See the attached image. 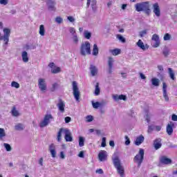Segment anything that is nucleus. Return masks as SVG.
Wrapping results in <instances>:
<instances>
[{"instance_id": "1", "label": "nucleus", "mask_w": 177, "mask_h": 177, "mask_svg": "<svg viewBox=\"0 0 177 177\" xmlns=\"http://www.w3.org/2000/svg\"><path fill=\"white\" fill-rule=\"evenodd\" d=\"M136 12H144L147 16H150L151 10L150 9V2L145 1L142 3H137L135 5Z\"/></svg>"}, {"instance_id": "2", "label": "nucleus", "mask_w": 177, "mask_h": 177, "mask_svg": "<svg viewBox=\"0 0 177 177\" xmlns=\"http://www.w3.org/2000/svg\"><path fill=\"white\" fill-rule=\"evenodd\" d=\"M62 133H64L66 142H73V136H71V132L70 131V130H68V129L63 128H61L57 133V142H62Z\"/></svg>"}, {"instance_id": "3", "label": "nucleus", "mask_w": 177, "mask_h": 177, "mask_svg": "<svg viewBox=\"0 0 177 177\" xmlns=\"http://www.w3.org/2000/svg\"><path fill=\"white\" fill-rule=\"evenodd\" d=\"M112 160L115 168L117 169L118 174H119L121 177H124V167L121 165L120 158L114 153L113 157H112Z\"/></svg>"}, {"instance_id": "4", "label": "nucleus", "mask_w": 177, "mask_h": 177, "mask_svg": "<svg viewBox=\"0 0 177 177\" xmlns=\"http://www.w3.org/2000/svg\"><path fill=\"white\" fill-rule=\"evenodd\" d=\"M80 55H82V56L91 55V43H89V41H85L80 46Z\"/></svg>"}, {"instance_id": "5", "label": "nucleus", "mask_w": 177, "mask_h": 177, "mask_svg": "<svg viewBox=\"0 0 177 177\" xmlns=\"http://www.w3.org/2000/svg\"><path fill=\"white\" fill-rule=\"evenodd\" d=\"M72 86L73 96L76 102H80V97H81V92H80V88H78V84L77 82H73Z\"/></svg>"}, {"instance_id": "6", "label": "nucleus", "mask_w": 177, "mask_h": 177, "mask_svg": "<svg viewBox=\"0 0 177 177\" xmlns=\"http://www.w3.org/2000/svg\"><path fill=\"white\" fill-rule=\"evenodd\" d=\"M144 158H145V149H140L139 154H137L134 157L133 160L138 162V167H140V165H142V162H143Z\"/></svg>"}, {"instance_id": "7", "label": "nucleus", "mask_w": 177, "mask_h": 177, "mask_svg": "<svg viewBox=\"0 0 177 177\" xmlns=\"http://www.w3.org/2000/svg\"><path fill=\"white\" fill-rule=\"evenodd\" d=\"M50 120H53V116L50 114H47L44 116V120L39 123L40 128H45L50 124Z\"/></svg>"}, {"instance_id": "8", "label": "nucleus", "mask_w": 177, "mask_h": 177, "mask_svg": "<svg viewBox=\"0 0 177 177\" xmlns=\"http://www.w3.org/2000/svg\"><path fill=\"white\" fill-rule=\"evenodd\" d=\"M38 86L39 89L43 93H45L46 92V82L45 81V79L39 78L38 80Z\"/></svg>"}, {"instance_id": "9", "label": "nucleus", "mask_w": 177, "mask_h": 177, "mask_svg": "<svg viewBox=\"0 0 177 177\" xmlns=\"http://www.w3.org/2000/svg\"><path fill=\"white\" fill-rule=\"evenodd\" d=\"M97 1L96 0H87L86 8L88 9L89 6H91L93 12H96L97 10Z\"/></svg>"}, {"instance_id": "10", "label": "nucleus", "mask_w": 177, "mask_h": 177, "mask_svg": "<svg viewBox=\"0 0 177 177\" xmlns=\"http://www.w3.org/2000/svg\"><path fill=\"white\" fill-rule=\"evenodd\" d=\"M174 128H175V123L174 122H169L166 127V131L169 136H171L174 133Z\"/></svg>"}, {"instance_id": "11", "label": "nucleus", "mask_w": 177, "mask_h": 177, "mask_svg": "<svg viewBox=\"0 0 177 177\" xmlns=\"http://www.w3.org/2000/svg\"><path fill=\"white\" fill-rule=\"evenodd\" d=\"M153 12L156 17H160L161 16V10H160L158 3H155L153 4Z\"/></svg>"}, {"instance_id": "12", "label": "nucleus", "mask_w": 177, "mask_h": 177, "mask_svg": "<svg viewBox=\"0 0 177 177\" xmlns=\"http://www.w3.org/2000/svg\"><path fill=\"white\" fill-rule=\"evenodd\" d=\"M151 40L155 41V43L152 44L153 48H158V46H160V36H158V35L157 34L153 35L151 37Z\"/></svg>"}, {"instance_id": "13", "label": "nucleus", "mask_w": 177, "mask_h": 177, "mask_svg": "<svg viewBox=\"0 0 177 177\" xmlns=\"http://www.w3.org/2000/svg\"><path fill=\"white\" fill-rule=\"evenodd\" d=\"M114 64V59L113 57H109L108 58V73L109 74H113V66Z\"/></svg>"}, {"instance_id": "14", "label": "nucleus", "mask_w": 177, "mask_h": 177, "mask_svg": "<svg viewBox=\"0 0 177 177\" xmlns=\"http://www.w3.org/2000/svg\"><path fill=\"white\" fill-rule=\"evenodd\" d=\"M162 140L161 138H158L153 140V147L155 150H158V149H161V147L162 146V143L161 142Z\"/></svg>"}, {"instance_id": "15", "label": "nucleus", "mask_w": 177, "mask_h": 177, "mask_svg": "<svg viewBox=\"0 0 177 177\" xmlns=\"http://www.w3.org/2000/svg\"><path fill=\"white\" fill-rule=\"evenodd\" d=\"M98 160L100 162L106 161L107 160V151H100L98 154Z\"/></svg>"}, {"instance_id": "16", "label": "nucleus", "mask_w": 177, "mask_h": 177, "mask_svg": "<svg viewBox=\"0 0 177 177\" xmlns=\"http://www.w3.org/2000/svg\"><path fill=\"white\" fill-rule=\"evenodd\" d=\"M46 4L50 12H56V7H55L56 2L55 1H46Z\"/></svg>"}, {"instance_id": "17", "label": "nucleus", "mask_w": 177, "mask_h": 177, "mask_svg": "<svg viewBox=\"0 0 177 177\" xmlns=\"http://www.w3.org/2000/svg\"><path fill=\"white\" fill-rule=\"evenodd\" d=\"M48 150L51 154V157H53V158H56V145H55V144H50Z\"/></svg>"}, {"instance_id": "18", "label": "nucleus", "mask_w": 177, "mask_h": 177, "mask_svg": "<svg viewBox=\"0 0 177 177\" xmlns=\"http://www.w3.org/2000/svg\"><path fill=\"white\" fill-rule=\"evenodd\" d=\"M57 106L58 107V110L61 113H64V107H66V104L64 103V101H63L62 99H59V102L57 104Z\"/></svg>"}, {"instance_id": "19", "label": "nucleus", "mask_w": 177, "mask_h": 177, "mask_svg": "<svg viewBox=\"0 0 177 177\" xmlns=\"http://www.w3.org/2000/svg\"><path fill=\"white\" fill-rule=\"evenodd\" d=\"M160 162L165 165H168L169 164H172V160L167 158V156H162L160 158Z\"/></svg>"}, {"instance_id": "20", "label": "nucleus", "mask_w": 177, "mask_h": 177, "mask_svg": "<svg viewBox=\"0 0 177 177\" xmlns=\"http://www.w3.org/2000/svg\"><path fill=\"white\" fill-rule=\"evenodd\" d=\"M136 45L138 46V48H140V49H142V50H147V49H149V45H145V43H143L141 39L138 40V41L136 43Z\"/></svg>"}, {"instance_id": "21", "label": "nucleus", "mask_w": 177, "mask_h": 177, "mask_svg": "<svg viewBox=\"0 0 177 177\" xmlns=\"http://www.w3.org/2000/svg\"><path fill=\"white\" fill-rule=\"evenodd\" d=\"M89 70H90V73H91L92 77H95V75H97L98 70H97V68L95 65L91 64Z\"/></svg>"}, {"instance_id": "22", "label": "nucleus", "mask_w": 177, "mask_h": 177, "mask_svg": "<svg viewBox=\"0 0 177 177\" xmlns=\"http://www.w3.org/2000/svg\"><path fill=\"white\" fill-rule=\"evenodd\" d=\"M142 142H145V137L143 136V135H140L136 138V139L135 140V145L136 146H140V145H142Z\"/></svg>"}, {"instance_id": "23", "label": "nucleus", "mask_w": 177, "mask_h": 177, "mask_svg": "<svg viewBox=\"0 0 177 177\" xmlns=\"http://www.w3.org/2000/svg\"><path fill=\"white\" fill-rule=\"evenodd\" d=\"M21 57L24 63H28V53H27V51L22 52Z\"/></svg>"}, {"instance_id": "24", "label": "nucleus", "mask_w": 177, "mask_h": 177, "mask_svg": "<svg viewBox=\"0 0 177 177\" xmlns=\"http://www.w3.org/2000/svg\"><path fill=\"white\" fill-rule=\"evenodd\" d=\"M91 104L93 109H98L99 107H103L104 106L103 102H95L94 101H91Z\"/></svg>"}, {"instance_id": "25", "label": "nucleus", "mask_w": 177, "mask_h": 177, "mask_svg": "<svg viewBox=\"0 0 177 177\" xmlns=\"http://www.w3.org/2000/svg\"><path fill=\"white\" fill-rule=\"evenodd\" d=\"M151 82L153 86H160V79L153 77L151 80Z\"/></svg>"}, {"instance_id": "26", "label": "nucleus", "mask_w": 177, "mask_h": 177, "mask_svg": "<svg viewBox=\"0 0 177 177\" xmlns=\"http://www.w3.org/2000/svg\"><path fill=\"white\" fill-rule=\"evenodd\" d=\"M99 55V47L97 44H95L93 48V56H97Z\"/></svg>"}, {"instance_id": "27", "label": "nucleus", "mask_w": 177, "mask_h": 177, "mask_svg": "<svg viewBox=\"0 0 177 177\" xmlns=\"http://www.w3.org/2000/svg\"><path fill=\"white\" fill-rule=\"evenodd\" d=\"M24 124L21 123H18L15 126V131H24Z\"/></svg>"}, {"instance_id": "28", "label": "nucleus", "mask_w": 177, "mask_h": 177, "mask_svg": "<svg viewBox=\"0 0 177 177\" xmlns=\"http://www.w3.org/2000/svg\"><path fill=\"white\" fill-rule=\"evenodd\" d=\"M94 94L95 96H99L100 95V87L99 86V82L96 83Z\"/></svg>"}, {"instance_id": "29", "label": "nucleus", "mask_w": 177, "mask_h": 177, "mask_svg": "<svg viewBox=\"0 0 177 177\" xmlns=\"http://www.w3.org/2000/svg\"><path fill=\"white\" fill-rule=\"evenodd\" d=\"M168 73L171 80H173V81L175 80V73L174 72V70H172V68H168Z\"/></svg>"}, {"instance_id": "30", "label": "nucleus", "mask_w": 177, "mask_h": 177, "mask_svg": "<svg viewBox=\"0 0 177 177\" xmlns=\"http://www.w3.org/2000/svg\"><path fill=\"white\" fill-rule=\"evenodd\" d=\"M109 52L113 56H117L118 55H120V53H121V50L118 49V48H115V49H113V50H110Z\"/></svg>"}, {"instance_id": "31", "label": "nucleus", "mask_w": 177, "mask_h": 177, "mask_svg": "<svg viewBox=\"0 0 177 177\" xmlns=\"http://www.w3.org/2000/svg\"><path fill=\"white\" fill-rule=\"evenodd\" d=\"M84 37L86 38V39H91V37H92V32H89L88 30H84Z\"/></svg>"}, {"instance_id": "32", "label": "nucleus", "mask_w": 177, "mask_h": 177, "mask_svg": "<svg viewBox=\"0 0 177 177\" xmlns=\"http://www.w3.org/2000/svg\"><path fill=\"white\" fill-rule=\"evenodd\" d=\"M85 145V138L82 136L79 137V146L80 147H84Z\"/></svg>"}, {"instance_id": "33", "label": "nucleus", "mask_w": 177, "mask_h": 177, "mask_svg": "<svg viewBox=\"0 0 177 177\" xmlns=\"http://www.w3.org/2000/svg\"><path fill=\"white\" fill-rule=\"evenodd\" d=\"M39 33L41 37H44L45 35V26L40 25Z\"/></svg>"}, {"instance_id": "34", "label": "nucleus", "mask_w": 177, "mask_h": 177, "mask_svg": "<svg viewBox=\"0 0 177 177\" xmlns=\"http://www.w3.org/2000/svg\"><path fill=\"white\" fill-rule=\"evenodd\" d=\"M116 38H117V39H119V41L120 42H122V44H125L127 42L125 37H123V36L121 35H117Z\"/></svg>"}, {"instance_id": "35", "label": "nucleus", "mask_w": 177, "mask_h": 177, "mask_svg": "<svg viewBox=\"0 0 177 177\" xmlns=\"http://www.w3.org/2000/svg\"><path fill=\"white\" fill-rule=\"evenodd\" d=\"M6 136V133L5 132V129L0 128V140H2L3 138Z\"/></svg>"}, {"instance_id": "36", "label": "nucleus", "mask_w": 177, "mask_h": 177, "mask_svg": "<svg viewBox=\"0 0 177 177\" xmlns=\"http://www.w3.org/2000/svg\"><path fill=\"white\" fill-rule=\"evenodd\" d=\"M60 71H61L60 67L54 66V68L51 69V73L53 74H58V73H60Z\"/></svg>"}, {"instance_id": "37", "label": "nucleus", "mask_w": 177, "mask_h": 177, "mask_svg": "<svg viewBox=\"0 0 177 177\" xmlns=\"http://www.w3.org/2000/svg\"><path fill=\"white\" fill-rule=\"evenodd\" d=\"M162 53H163L165 57H167L168 55H169V48H168V47H165L163 48Z\"/></svg>"}, {"instance_id": "38", "label": "nucleus", "mask_w": 177, "mask_h": 177, "mask_svg": "<svg viewBox=\"0 0 177 177\" xmlns=\"http://www.w3.org/2000/svg\"><path fill=\"white\" fill-rule=\"evenodd\" d=\"M4 35L3 37H10V29L9 28H4L3 29Z\"/></svg>"}, {"instance_id": "39", "label": "nucleus", "mask_w": 177, "mask_h": 177, "mask_svg": "<svg viewBox=\"0 0 177 177\" xmlns=\"http://www.w3.org/2000/svg\"><path fill=\"white\" fill-rule=\"evenodd\" d=\"M12 115L14 117H19L20 115V113H19V111L16 110V107H13L12 110Z\"/></svg>"}, {"instance_id": "40", "label": "nucleus", "mask_w": 177, "mask_h": 177, "mask_svg": "<svg viewBox=\"0 0 177 177\" xmlns=\"http://www.w3.org/2000/svg\"><path fill=\"white\" fill-rule=\"evenodd\" d=\"M171 38H172V36L169 33L165 34L163 37L164 41H171Z\"/></svg>"}, {"instance_id": "41", "label": "nucleus", "mask_w": 177, "mask_h": 177, "mask_svg": "<svg viewBox=\"0 0 177 177\" xmlns=\"http://www.w3.org/2000/svg\"><path fill=\"white\" fill-rule=\"evenodd\" d=\"M0 41H5V45H8L9 43V37H5V36H1L0 37Z\"/></svg>"}, {"instance_id": "42", "label": "nucleus", "mask_w": 177, "mask_h": 177, "mask_svg": "<svg viewBox=\"0 0 177 177\" xmlns=\"http://www.w3.org/2000/svg\"><path fill=\"white\" fill-rule=\"evenodd\" d=\"M72 39L73 41V44H75V45H78V36L77 35H74L72 37Z\"/></svg>"}, {"instance_id": "43", "label": "nucleus", "mask_w": 177, "mask_h": 177, "mask_svg": "<svg viewBox=\"0 0 177 177\" xmlns=\"http://www.w3.org/2000/svg\"><path fill=\"white\" fill-rule=\"evenodd\" d=\"M11 86L12 88H16L17 89H19V88H20V84L18 82L13 81L11 83Z\"/></svg>"}, {"instance_id": "44", "label": "nucleus", "mask_w": 177, "mask_h": 177, "mask_svg": "<svg viewBox=\"0 0 177 177\" xmlns=\"http://www.w3.org/2000/svg\"><path fill=\"white\" fill-rule=\"evenodd\" d=\"M55 21L57 24H62V23H63V18H62L61 17H55Z\"/></svg>"}, {"instance_id": "45", "label": "nucleus", "mask_w": 177, "mask_h": 177, "mask_svg": "<svg viewBox=\"0 0 177 177\" xmlns=\"http://www.w3.org/2000/svg\"><path fill=\"white\" fill-rule=\"evenodd\" d=\"M3 146L6 150V151H12V147L10 146V145H9L8 143H4Z\"/></svg>"}, {"instance_id": "46", "label": "nucleus", "mask_w": 177, "mask_h": 177, "mask_svg": "<svg viewBox=\"0 0 177 177\" xmlns=\"http://www.w3.org/2000/svg\"><path fill=\"white\" fill-rule=\"evenodd\" d=\"M163 97L165 102H169V97H168V93L167 91H163Z\"/></svg>"}, {"instance_id": "47", "label": "nucleus", "mask_w": 177, "mask_h": 177, "mask_svg": "<svg viewBox=\"0 0 177 177\" xmlns=\"http://www.w3.org/2000/svg\"><path fill=\"white\" fill-rule=\"evenodd\" d=\"M93 121V116L89 115L86 117V122H92Z\"/></svg>"}, {"instance_id": "48", "label": "nucleus", "mask_w": 177, "mask_h": 177, "mask_svg": "<svg viewBox=\"0 0 177 177\" xmlns=\"http://www.w3.org/2000/svg\"><path fill=\"white\" fill-rule=\"evenodd\" d=\"M57 88H59V84H57V83L53 84V86L51 88V91L55 92V91H56Z\"/></svg>"}, {"instance_id": "49", "label": "nucleus", "mask_w": 177, "mask_h": 177, "mask_svg": "<svg viewBox=\"0 0 177 177\" xmlns=\"http://www.w3.org/2000/svg\"><path fill=\"white\" fill-rule=\"evenodd\" d=\"M124 138L126 139L124 145L126 146H129V145H131V140H129V137H128V136H125Z\"/></svg>"}, {"instance_id": "50", "label": "nucleus", "mask_w": 177, "mask_h": 177, "mask_svg": "<svg viewBox=\"0 0 177 177\" xmlns=\"http://www.w3.org/2000/svg\"><path fill=\"white\" fill-rule=\"evenodd\" d=\"M127 95L122 94L119 95V100H124V102H127Z\"/></svg>"}, {"instance_id": "51", "label": "nucleus", "mask_w": 177, "mask_h": 177, "mask_svg": "<svg viewBox=\"0 0 177 177\" xmlns=\"http://www.w3.org/2000/svg\"><path fill=\"white\" fill-rule=\"evenodd\" d=\"M146 34H147V30H144L140 32L139 36H140L141 38H143V37H145V35H146Z\"/></svg>"}, {"instance_id": "52", "label": "nucleus", "mask_w": 177, "mask_h": 177, "mask_svg": "<svg viewBox=\"0 0 177 177\" xmlns=\"http://www.w3.org/2000/svg\"><path fill=\"white\" fill-rule=\"evenodd\" d=\"M69 32H71V34L73 36V35H77V34H75V29L73 27H71L69 28Z\"/></svg>"}, {"instance_id": "53", "label": "nucleus", "mask_w": 177, "mask_h": 177, "mask_svg": "<svg viewBox=\"0 0 177 177\" xmlns=\"http://www.w3.org/2000/svg\"><path fill=\"white\" fill-rule=\"evenodd\" d=\"M167 146L169 147V149H175L177 147L176 145H174L172 142H168Z\"/></svg>"}, {"instance_id": "54", "label": "nucleus", "mask_w": 177, "mask_h": 177, "mask_svg": "<svg viewBox=\"0 0 177 177\" xmlns=\"http://www.w3.org/2000/svg\"><path fill=\"white\" fill-rule=\"evenodd\" d=\"M106 146H107V145L106 144V138L103 137L102 138V144H101V147H106Z\"/></svg>"}, {"instance_id": "55", "label": "nucleus", "mask_w": 177, "mask_h": 177, "mask_svg": "<svg viewBox=\"0 0 177 177\" xmlns=\"http://www.w3.org/2000/svg\"><path fill=\"white\" fill-rule=\"evenodd\" d=\"M151 118V114L147 113L145 116V120L147 122H150V118Z\"/></svg>"}, {"instance_id": "56", "label": "nucleus", "mask_w": 177, "mask_h": 177, "mask_svg": "<svg viewBox=\"0 0 177 177\" xmlns=\"http://www.w3.org/2000/svg\"><path fill=\"white\" fill-rule=\"evenodd\" d=\"M9 0H0V4L6 6L8 5Z\"/></svg>"}, {"instance_id": "57", "label": "nucleus", "mask_w": 177, "mask_h": 177, "mask_svg": "<svg viewBox=\"0 0 177 177\" xmlns=\"http://www.w3.org/2000/svg\"><path fill=\"white\" fill-rule=\"evenodd\" d=\"M153 130H154V128L153 127V126L149 125V126L148 127L147 133H151V132H153Z\"/></svg>"}, {"instance_id": "58", "label": "nucleus", "mask_w": 177, "mask_h": 177, "mask_svg": "<svg viewBox=\"0 0 177 177\" xmlns=\"http://www.w3.org/2000/svg\"><path fill=\"white\" fill-rule=\"evenodd\" d=\"M68 20L71 21V23H74L75 21V19L73 17L69 16L67 17Z\"/></svg>"}, {"instance_id": "59", "label": "nucleus", "mask_w": 177, "mask_h": 177, "mask_svg": "<svg viewBox=\"0 0 177 177\" xmlns=\"http://www.w3.org/2000/svg\"><path fill=\"white\" fill-rule=\"evenodd\" d=\"M162 92H167V84L165 82L162 83Z\"/></svg>"}, {"instance_id": "60", "label": "nucleus", "mask_w": 177, "mask_h": 177, "mask_svg": "<svg viewBox=\"0 0 177 177\" xmlns=\"http://www.w3.org/2000/svg\"><path fill=\"white\" fill-rule=\"evenodd\" d=\"M71 122V117H66L65 118V122L66 124H68V122Z\"/></svg>"}, {"instance_id": "61", "label": "nucleus", "mask_w": 177, "mask_h": 177, "mask_svg": "<svg viewBox=\"0 0 177 177\" xmlns=\"http://www.w3.org/2000/svg\"><path fill=\"white\" fill-rule=\"evenodd\" d=\"M78 157H80V158H84V157H85L84 154V151H80L78 154Z\"/></svg>"}, {"instance_id": "62", "label": "nucleus", "mask_w": 177, "mask_h": 177, "mask_svg": "<svg viewBox=\"0 0 177 177\" xmlns=\"http://www.w3.org/2000/svg\"><path fill=\"white\" fill-rule=\"evenodd\" d=\"M96 174H99L100 175H102L103 174V169H98L95 171Z\"/></svg>"}, {"instance_id": "63", "label": "nucleus", "mask_w": 177, "mask_h": 177, "mask_svg": "<svg viewBox=\"0 0 177 177\" xmlns=\"http://www.w3.org/2000/svg\"><path fill=\"white\" fill-rule=\"evenodd\" d=\"M113 99H114V100L115 101V102H118V100H120V95H113Z\"/></svg>"}, {"instance_id": "64", "label": "nucleus", "mask_w": 177, "mask_h": 177, "mask_svg": "<svg viewBox=\"0 0 177 177\" xmlns=\"http://www.w3.org/2000/svg\"><path fill=\"white\" fill-rule=\"evenodd\" d=\"M171 120L172 121H177V115L173 114L171 115Z\"/></svg>"}]
</instances>
